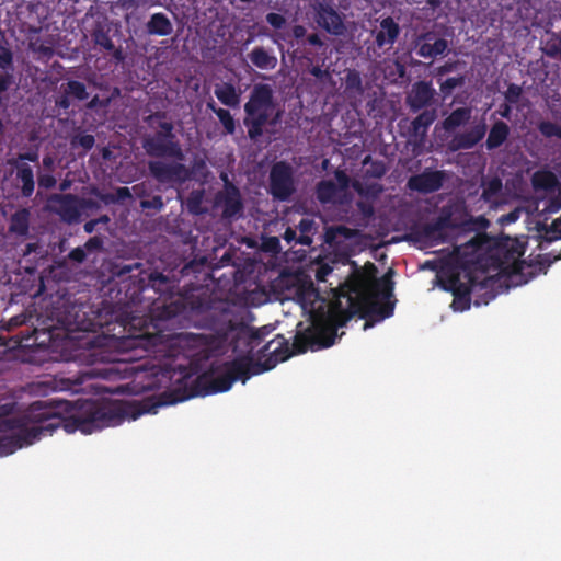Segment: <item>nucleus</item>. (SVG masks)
Masks as SVG:
<instances>
[{"mask_svg": "<svg viewBox=\"0 0 561 561\" xmlns=\"http://www.w3.org/2000/svg\"><path fill=\"white\" fill-rule=\"evenodd\" d=\"M266 19H267L268 23L272 24L276 28L282 27V25L285 23L284 18L276 13H270Z\"/></svg>", "mask_w": 561, "mask_h": 561, "instance_id": "7ed1b4c3", "label": "nucleus"}, {"mask_svg": "<svg viewBox=\"0 0 561 561\" xmlns=\"http://www.w3.org/2000/svg\"><path fill=\"white\" fill-rule=\"evenodd\" d=\"M381 26L387 30L388 35H397L398 27L393 24L392 20L386 19L382 21Z\"/></svg>", "mask_w": 561, "mask_h": 561, "instance_id": "20e7f679", "label": "nucleus"}, {"mask_svg": "<svg viewBox=\"0 0 561 561\" xmlns=\"http://www.w3.org/2000/svg\"><path fill=\"white\" fill-rule=\"evenodd\" d=\"M173 31L172 24L163 14H154L148 23L150 35H169Z\"/></svg>", "mask_w": 561, "mask_h": 561, "instance_id": "f03ea898", "label": "nucleus"}, {"mask_svg": "<svg viewBox=\"0 0 561 561\" xmlns=\"http://www.w3.org/2000/svg\"><path fill=\"white\" fill-rule=\"evenodd\" d=\"M318 23L331 35H339L341 33V18L332 9H321L318 15Z\"/></svg>", "mask_w": 561, "mask_h": 561, "instance_id": "f257e3e1", "label": "nucleus"}]
</instances>
